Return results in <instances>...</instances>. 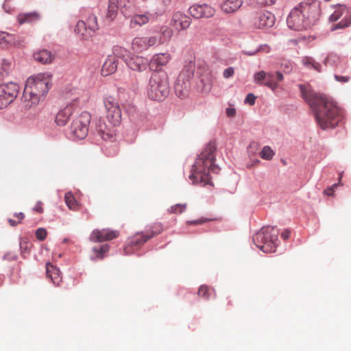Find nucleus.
I'll list each match as a JSON object with an SVG mask.
<instances>
[{
	"label": "nucleus",
	"instance_id": "f257e3e1",
	"mask_svg": "<svg viewBox=\"0 0 351 351\" xmlns=\"http://www.w3.org/2000/svg\"><path fill=\"white\" fill-rule=\"evenodd\" d=\"M303 99L314 112L319 126L323 129L334 128L342 119L340 110L331 100L319 93H316L304 85H300Z\"/></svg>",
	"mask_w": 351,
	"mask_h": 351
},
{
	"label": "nucleus",
	"instance_id": "f03ea898",
	"mask_svg": "<svg viewBox=\"0 0 351 351\" xmlns=\"http://www.w3.org/2000/svg\"><path fill=\"white\" fill-rule=\"evenodd\" d=\"M52 86V75L40 73L29 76L21 97V108L25 111L34 110L43 101Z\"/></svg>",
	"mask_w": 351,
	"mask_h": 351
},
{
	"label": "nucleus",
	"instance_id": "7ed1b4c3",
	"mask_svg": "<svg viewBox=\"0 0 351 351\" xmlns=\"http://www.w3.org/2000/svg\"><path fill=\"white\" fill-rule=\"evenodd\" d=\"M319 2L306 0L301 2L290 12L287 23L290 29L302 31L310 28L319 20L320 16Z\"/></svg>",
	"mask_w": 351,
	"mask_h": 351
},
{
	"label": "nucleus",
	"instance_id": "20e7f679",
	"mask_svg": "<svg viewBox=\"0 0 351 351\" xmlns=\"http://www.w3.org/2000/svg\"><path fill=\"white\" fill-rule=\"evenodd\" d=\"M216 147L213 143H208L196 159L192 167L190 180L193 182L210 184V173H217L219 168L215 165Z\"/></svg>",
	"mask_w": 351,
	"mask_h": 351
},
{
	"label": "nucleus",
	"instance_id": "39448f33",
	"mask_svg": "<svg viewBox=\"0 0 351 351\" xmlns=\"http://www.w3.org/2000/svg\"><path fill=\"white\" fill-rule=\"evenodd\" d=\"M104 103L109 125L104 119H99L96 125V131L103 140L112 141L116 136L115 127L121 121V111L116 99L111 97L105 98Z\"/></svg>",
	"mask_w": 351,
	"mask_h": 351
},
{
	"label": "nucleus",
	"instance_id": "423d86ee",
	"mask_svg": "<svg viewBox=\"0 0 351 351\" xmlns=\"http://www.w3.org/2000/svg\"><path fill=\"white\" fill-rule=\"evenodd\" d=\"M169 92L168 77L163 71L152 73L147 87L148 97L155 101H162Z\"/></svg>",
	"mask_w": 351,
	"mask_h": 351
},
{
	"label": "nucleus",
	"instance_id": "0eeeda50",
	"mask_svg": "<svg viewBox=\"0 0 351 351\" xmlns=\"http://www.w3.org/2000/svg\"><path fill=\"white\" fill-rule=\"evenodd\" d=\"M278 230L275 227H263L253 236L254 244L265 253L275 252L277 246Z\"/></svg>",
	"mask_w": 351,
	"mask_h": 351
},
{
	"label": "nucleus",
	"instance_id": "6e6552de",
	"mask_svg": "<svg viewBox=\"0 0 351 351\" xmlns=\"http://www.w3.org/2000/svg\"><path fill=\"white\" fill-rule=\"evenodd\" d=\"M91 115L88 112H82L76 116L71 125V134L77 139H84L88 134Z\"/></svg>",
	"mask_w": 351,
	"mask_h": 351
},
{
	"label": "nucleus",
	"instance_id": "1a4fd4ad",
	"mask_svg": "<svg viewBox=\"0 0 351 351\" xmlns=\"http://www.w3.org/2000/svg\"><path fill=\"white\" fill-rule=\"evenodd\" d=\"M195 71V64L192 62H189L184 66L180 71L175 85L177 92L184 96L190 88V82L193 78Z\"/></svg>",
	"mask_w": 351,
	"mask_h": 351
},
{
	"label": "nucleus",
	"instance_id": "9d476101",
	"mask_svg": "<svg viewBox=\"0 0 351 351\" xmlns=\"http://www.w3.org/2000/svg\"><path fill=\"white\" fill-rule=\"evenodd\" d=\"M334 9L333 13L329 16V21L335 22L342 16H343V19L339 23L333 25L331 27V30L334 31L348 27L351 24V10L345 5H336Z\"/></svg>",
	"mask_w": 351,
	"mask_h": 351
},
{
	"label": "nucleus",
	"instance_id": "9b49d317",
	"mask_svg": "<svg viewBox=\"0 0 351 351\" xmlns=\"http://www.w3.org/2000/svg\"><path fill=\"white\" fill-rule=\"evenodd\" d=\"M19 86L14 82L0 84V109L8 106L17 97Z\"/></svg>",
	"mask_w": 351,
	"mask_h": 351
},
{
	"label": "nucleus",
	"instance_id": "f8f14e48",
	"mask_svg": "<svg viewBox=\"0 0 351 351\" xmlns=\"http://www.w3.org/2000/svg\"><path fill=\"white\" fill-rule=\"evenodd\" d=\"M276 18L273 13L262 10L256 13L252 19V25L255 29H264L274 26Z\"/></svg>",
	"mask_w": 351,
	"mask_h": 351
},
{
	"label": "nucleus",
	"instance_id": "ddd939ff",
	"mask_svg": "<svg viewBox=\"0 0 351 351\" xmlns=\"http://www.w3.org/2000/svg\"><path fill=\"white\" fill-rule=\"evenodd\" d=\"M191 23V19L182 12H175L171 17L170 25L173 30L180 32L189 28Z\"/></svg>",
	"mask_w": 351,
	"mask_h": 351
},
{
	"label": "nucleus",
	"instance_id": "4468645a",
	"mask_svg": "<svg viewBox=\"0 0 351 351\" xmlns=\"http://www.w3.org/2000/svg\"><path fill=\"white\" fill-rule=\"evenodd\" d=\"M119 235V232L118 230H113L108 228H103L101 230L96 229L92 232L90 239L93 242H104L116 239Z\"/></svg>",
	"mask_w": 351,
	"mask_h": 351
},
{
	"label": "nucleus",
	"instance_id": "2eb2a0df",
	"mask_svg": "<svg viewBox=\"0 0 351 351\" xmlns=\"http://www.w3.org/2000/svg\"><path fill=\"white\" fill-rule=\"evenodd\" d=\"M66 97L70 99L71 103L69 106L73 107L83 105L88 101L89 95L79 88H72L66 92Z\"/></svg>",
	"mask_w": 351,
	"mask_h": 351
},
{
	"label": "nucleus",
	"instance_id": "dca6fc26",
	"mask_svg": "<svg viewBox=\"0 0 351 351\" xmlns=\"http://www.w3.org/2000/svg\"><path fill=\"white\" fill-rule=\"evenodd\" d=\"M190 14L195 19L209 18L215 14V10L208 4H195L189 9Z\"/></svg>",
	"mask_w": 351,
	"mask_h": 351
},
{
	"label": "nucleus",
	"instance_id": "f3484780",
	"mask_svg": "<svg viewBox=\"0 0 351 351\" xmlns=\"http://www.w3.org/2000/svg\"><path fill=\"white\" fill-rule=\"evenodd\" d=\"M156 38L151 37H136L133 39L132 47L136 51H142L156 43Z\"/></svg>",
	"mask_w": 351,
	"mask_h": 351
},
{
	"label": "nucleus",
	"instance_id": "a211bd4d",
	"mask_svg": "<svg viewBox=\"0 0 351 351\" xmlns=\"http://www.w3.org/2000/svg\"><path fill=\"white\" fill-rule=\"evenodd\" d=\"M171 59V56L169 53L155 54L149 61V67L152 70L158 71L162 66L167 65Z\"/></svg>",
	"mask_w": 351,
	"mask_h": 351
},
{
	"label": "nucleus",
	"instance_id": "6ab92c4d",
	"mask_svg": "<svg viewBox=\"0 0 351 351\" xmlns=\"http://www.w3.org/2000/svg\"><path fill=\"white\" fill-rule=\"evenodd\" d=\"M126 64L132 70L141 72L147 69L149 61L142 56H134L128 60Z\"/></svg>",
	"mask_w": 351,
	"mask_h": 351
},
{
	"label": "nucleus",
	"instance_id": "aec40b11",
	"mask_svg": "<svg viewBox=\"0 0 351 351\" xmlns=\"http://www.w3.org/2000/svg\"><path fill=\"white\" fill-rule=\"evenodd\" d=\"M118 60L114 56L109 55L103 64L101 73L104 76H107L114 73L117 69Z\"/></svg>",
	"mask_w": 351,
	"mask_h": 351
},
{
	"label": "nucleus",
	"instance_id": "412c9836",
	"mask_svg": "<svg viewBox=\"0 0 351 351\" xmlns=\"http://www.w3.org/2000/svg\"><path fill=\"white\" fill-rule=\"evenodd\" d=\"M242 4L243 0H225L221 4V9L226 14H231L237 12Z\"/></svg>",
	"mask_w": 351,
	"mask_h": 351
},
{
	"label": "nucleus",
	"instance_id": "4be33fe9",
	"mask_svg": "<svg viewBox=\"0 0 351 351\" xmlns=\"http://www.w3.org/2000/svg\"><path fill=\"white\" fill-rule=\"evenodd\" d=\"M46 274L47 277L50 278L53 284L57 286L61 282V276L60 270L50 263L46 264Z\"/></svg>",
	"mask_w": 351,
	"mask_h": 351
},
{
	"label": "nucleus",
	"instance_id": "5701e85b",
	"mask_svg": "<svg viewBox=\"0 0 351 351\" xmlns=\"http://www.w3.org/2000/svg\"><path fill=\"white\" fill-rule=\"evenodd\" d=\"M72 107L70 106H66L57 113L55 122L58 125H64L67 123L69 118L72 114Z\"/></svg>",
	"mask_w": 351,
	"mask_h": 351
},
{
	"label": "nucleus",
	"instance_id": "b1692460",
	"mask_svg": "<svg viewBox=\"0 0 351 351\" xmlns=\"http://www.w3.org/2000/svg\"><path fill=\"white\" fill-rule=\"evenodd\" d=\"M75 32L84 40L88 39L93 36V33L84 21H79L77 23Z\"/></svg>",
	"mask_w": 351,
	"mask_h": 351
},
{
	"label": "nucleus",
	"instance_id": "393cba45",
	"mask_svg": "<svg viewBox=\"0 0 351 351\" xmlns=\"http://www.w3.org/2000/svg\"><path fill=\"white\" fill-rule=\"evenodd\" d=\"M34 58L41 64H49L52 62L53 58L49 51L42 49L34 53Z\"/></svg>",
	"mask_w": 351,
	"mask_h": 351
},
{
	"label": "nucleus",
	"instance_id": "a878e982",
	"mask_svg": "<svg viewBox=\"0 0 351 351\" xmlns=\"http://www.w3.org/2000/svg\"><path fill=\"white\" fill-rule=\"evenodd\" d=\"M40 19V14L36 12L21 13L17 16L18 22L20 24L31 23L38 21Z\"/></svg>",
	"mask_w": 351,
	"mask_h": 351
},
{
	"label": "nucleus",
	"instance_id": "bb28decb",
	"mask_svg": "<svg viewBox=\"0 0 351 351\" xmlns=\"http://www.w3.org/2000/svg\"><path fill=\"white\" fill-rule=\"evenodd\" d=\"M150 16L148 13L134 15L130 19V27L134 28L136 26H142L146 24L149 21Z\"/></svg>",
	"mask_w": 351,
	"mask_h": 351
},
{
	"label": "nucleus",
	"instance_id": "cd10ccee",
	"mask_svg": "<svg viewBox=\"0 0 351 351\" xmlns=\"http://www.w3.org/2000/svg\"><path fill=\"white\" fill-rule=\"evenodd\" d=\"M152 239V235L148 233L140 232L136 234L129 241L131 246H139L147 242L149 239Z\"/></svg>",
	"mask_w": 351,
	"mask_h": 351
},
{
	"label": "nucleus",
	"instance_id": "c85d7f7f",
	"mask_svg": "<svg viewBox=\"0 0 351 351\" xmlns=\"http://www.w3.org/2000/svg\"><path fill=\"white\" fill-rule=\"evenodd\" d=\"M120 10L121 13L128 16L134 10L135 0H120Z\"/></svg>",
	"mask_w": 351,
	"mask_h": 351
},
{
	"label": "nucleus",
	"instance_id": "c756f323",
	"mask_svg": "<svg viewBox=\"0 0 351 351\" xmlns=\"http://www.w3.org/2000/svg\"><path fill=\"white\" fill-rule=\"evenodd\" d=\"M15 43L14 35L5 32H0V47H7Z\"/></svg>",
	"mask_w": 351,
	"mask_h": 351
},
{
	"label": "nucleus",
	"instance_id": "7c9ffc66",
	"mask_svg": "<svg viewBox=\"0 0 351 351\" xmlns=\"http://www.w3.org/2000/svg\"><path fill=\"white\" fill-rule=\"evenodd\" d=\"M118 0H108L107 18L112 21L117 16Z\"/></svg>",
	"mask_w": 351,
	"mask_h": 351
},
{
	"label": "nucleus",
	"instance_id": "2f4dec72",
	"mask_svg": "<svg viewBox=\"0 0 351 351\" xmlns=\"http://www.w3.org/2000/svg\"><path fill=\"white\" fill-rule=\"evenodd\" d=\"M111 56H114L115 58L117 59L118 58H122L126 62L128 61L127 58L129 56V52L125 48L123 47L115 46L113 48L112 54Z\"/></svg>",
	"mask_w": 351,
	"mask_h": 351
},
{
	"label": "nucleus",
	"instance_id": "473e14b6",
	"mask_svg": "<svg viewBox=\"0 0 351 351\" xmlns=\"http://www.w3.org/2000/svg\"><path fill=\"white\" fill-rule=\"evenodd\" d=\"M173 30L167 26H162L160 30V42L164 43L169 41L173 36Z\"/></svg>",
	"mask_w": 351,
	"mask_h": 351
},
{
	"label": "nucleus",
	"instance_id": "72a5a7b5",
	"mask_svg": "<svg viewBox=\"0 0 351 351\" xmlns=\"http://www.w3.org/2000/svg\"><path fill=\"white\" fill-rule=\"evenodd\" d=\"M64 200L66 206L71 210H77L78 204L72 193L67 192L64 195Z\"/></svg>",
	"mask_w": 351,
	"mask_h": 351
},
{
	"label": "nucleus",
	"instance_id": "f704fd0d",
	"mask_svg": "<svg viewBox=\"0 0 351 351\" xmlns=\"http://www.w3.org/2000/svg\"><path fill=\"white\" fill-rule=\"evenodd\" d=\"M214 291V289H210L208 286L202 285L198 289L197 295L198 296L202 297L204 300H209L211 293Z\"/></svg>",
	"mask_w": 351,
	"mask_h": 351
},
{
	"label": "nucleus",
	"instance_id": "c9c22d12",
	"mask_svg": "<svg viewBox=\"0 0 351 351\" xmlns=\"http://www.w3.org/2000/svg\"><path fill=\"white\" fill-rule=\"evenodd\" d=\"M187 208L186 204H177L171 206L169 209L168 212L170 214L179 215L184 213Z\"/></svg>",
	"mask_w": 351,
	"mask_h": 351
},
{
	"label": "nucleus",
	"instance_id": "e433bc0d",
	"mask_svg": "<svg viewBox=\"0 0 351 351\" xmlns=\"http://www.w3.org/2000/svg\"><path fill=\"white\" fill-rule=\"evenodd\" d=\"M302 62L304 65L307 66H311L317 71H320L321 65L318 62H316L312 58L304 57L302 59Z\"/></svg>",
	"mask_w": 351,
	"mask_h": 351
},
{
	"label": "nucleus",
	"instance_id": "4c0bfd02",
	"mask_svg": "<svg viewBox=\"0 0 351 351\" xmlns=\"http://www.w3.org/2000/svg\"><path fill=\"white\" fill-rule=\"evenodd\" d=\"M163 231V226L160 222L154 223L150 231H147L149 235H152V238L156 235L160 234Z\"/></svg>",
	"mask_w": 351,
	"mask_h": 351
},
{
	"label": "nucleus",
	"instance_id": "58836bf2",
	"mask_svg": "<svg viewBox=\"0 0 351 351\" xmlns=\"http://www.w3.org/2000/svg\"><path fill=\"white\" fill-rule=\"evenodd\" d=\"M86 25L88 26V29L91 31V32L93 34L97 29H98V24H97V17L94 15H90Z\"/></svg>",
	"mask_w": 351,
	"mask_h": 351
},
{
	"label": "nucleus",
	"instance_id": "ea45409f",
	"mask_svg": "<svg viewBox=\"0 0 351 351\" xmlns=\"http://www.w3.org/2000/svg\"><path fill=\"white\" fill-rule=\"evenodd\" d=\"M266 82H265L264 85L267 86L272 90L276 89V82H274L276 73H266Z\"/></svg>",
	"mask_w": 351,
	"mask_h": 351
},
{
	"label": "nucleus",
	"instance_id": "a19ab883",
	"mask_svg": "<svg viewBox=\"0 0 351 351\" xmlns=\"http://www.w3.org/2000/svg\"><path fill=\"white\" fill-rule=\"evenodd\" d=\"M274 155V151L269 146H265L260 153V156L265 160H271Z\"/></svg>",
	"mask_w": 351,
	"mask_h": 351
},
{
	"label": "nucleus",
	"instance_id": "79ce46f5",
	"mask_svg": "<svg viewBox=\"0 0 351 351\" xmlns=\"http://www.w3.org/2000/svg\"><path fill=\"white\" fill-rule=\"evenodd\" d=\"M266 72L264 71H259L254 74V81L258 84H263L266 82Z\"/></svg>",
	"mask_w": 351,
	"mask_h": 351
},
{
	"label": "nucleus",
	"instance_id": "37998d69",
	"mask_svg": "<svg viewBox=\"0 0 351 351\" xmlns=\"http://www.w3.org/2000/svg\"><path fill=\"white\" fill-rule=\"evenodd\" d=\"M109 245L108 244H105L101 245L99 248H93V251L95 254H97V256L99 257L100 258H102L104 256V254L106 253L109 250Z\"/></svg>",
	"mask_w": 351,
	"mask_h": 351
},
{
	"label": "nucleus",
	"instance_id": "c03bdc74",
	"mask_svg": "<svg viewBox=\"0 0 351 351\" xmlns=\"http://www.w3.org/2000/svg\"><path fill=\"white\" fill-rule=\"evenodd\" d=\"M206 82H204V78L202 77L201 80L202 83L203 84L202 90L205 92H208L211 89L212 87V80L210 76H206Z\"/></svg>",
	"mask_w": 351,
	"mask_h": 351
},
{
	"label": "nucleus",
	"instance_id": "a18cd8bd",
	"mask_svg": "<svg viewBox=\"0 0 351 351\" xmlns=\"http://www.w3.org/2000/svg\"><path fill=\"white\" fill-rule=\"evenodd\" d=\"M338 59H339V58L337 54H335L334 53H331L328 54V56L325 58L324 64L326 65H327V64L332 65V64H335L336 60H337Z\"/></svg>",
	"mask_w": 351,
	"mask_h": 351
},
{
	"label": "nucleus",
	"instance_id": "49530a36",
	"mask_svg": "<svg viewBox=\"0 0 351 351\" xmlns=\"http://www.w3.org/2000/svg\"><path fill=\"white\" fill-rule=\"evenodd\" d=\"M47 234V230L43 228H40L36 231V237L40 241H43L46 239Z\"/></svg>",
	"mask_w": 351,
	"mask_h": 351
},
{
	"label": "nucleus",
	"instance_id": "de8ad7c7",
	"mask_svg": "<svg viewBox=\"0 0 351 351\" xmlns=\"http://www.w3.org/2000/svg\"><path fill=\"white\" fill-rule=\"evenodd\" d=\"M234 74V69L232 66L228 67L223 71V76L224 78H229Z\"/></svg>",
	"mask_w": 351,
	"mask_h": 351
},
{
	"label": "nucleus",
	"instance_id": "09e8293b",
	"mask_svg": "<svg viewBox=\"0 0 351 351\" xmlns=\"http://www.w3.org/2000/svg\"><path fill=\"white\" fill-rule=\"evenodd\" d=\"M11 65H12V62L10 60H2L1 66H2V69L5 72H8L10 70Z\"/></svg>",
	"mask_w": 351,
	"mask_h": 351
},
{
	"label": "nucleus",
	"instance_id": "8fccbe9b",
	"mask_svg": "<svg viewBox=\"0 0 351 351\" xmlns=\"http://www.w3.org/2000/svg\"><path fill=\"white\" fill-rule=\"evenodd\" d=\"M339 184H334L330 187L327 188L324 190V193L328 196L332 195L335 191V189L337 187Z\"/></svg>",
	"mask_w": 351,
	"mask_h": 351
},
{
	"label": "nucleus",
	"instance_id": "3c124183",
	"mask_svg": "<svg viewBox=\"0 0 351 351\" xmlns=\"http://www.w3.org/2000/svg\"><path fill=\"white\" fill-rule=\"evenodd\" d=\"M256 97L252 93H249L245 97V102L250 105H254L255 103Z\"/></svg>",
	"mask_w": 351,
	"mask_h": 351
},
{
	"label": "nucleus",
	"instance_id": "603ef678",
	"mask_svg": "<svg viewBox=\"0 0 351 351\" xmlns=\"http://www.w3.org/2000/svg\"><path fill=\"white\" fill-rule=\"evenodd\" d=\"M232 305V302L229 296L226 297V298L223 299L221 301V306L223 307L227 308L228 306H231Z\"/></svg>",
	"mask_w": 351,
	"mask_h": 351
},
{
	"label": "nucleus",
	"instance_id": "864d4df0",
	"mask_svg": "<svg viewBox=\"0 0 351 351\" xmlns=\"http://www.w3.org/2000/svg\"><path fill=\"white\" fill-rule=\"evenodd\" d=\"M282 67L283 71L285 73H289L292 70V64L289 62H285V63H282Z\"/></svg>",
	"mask_w": 351,
	"mask_h": 351
},
{
	"label": "nucleus",
	"instance_id": "5fc2aeb1",
	"mask_svg": "<svg viewBox=\"0 0 351 351\" xmlns=\"http://www.w3.org/2000/svg\"><path fill=\"white\" fill-rule=\"evenodd\" d=\"M207 221L206 219H200L197 220H192V221H187L186 223L188 225H200Z\"/></svg>",
	"mask_w": 351,
	"mask_h": 351
},
{
	"label": "nucleus",
	"instance_id": "6e6d98bb",
	"mask_svg": "<svg viewBox=\"0 0 351 351\" xmlns=\"http://www.w3.org/2000/svg\"><path fill=\"white\" fill-rule=\"evenodd\" d=\"M284 79L283 75L280 72H276V76L274 78V82H276V88L278 86V84L280 82L282 81Z\"/></svg>",
	"mask_w": 351,
	"mask_h": 351
},
{
	"label": "nucleus",
	"instance_id": "4d7b16f0",
	"mask_svg": "<svg viewBox=\"0 0 351 351\" xmlns=\"http://www.w3.org/2000/svg\"><path fill=\"white\" fill-rule=\"evenodd\" d=\"M335 78L337 81L342 83L348 82L349 81V77L348 76L335 75Z\"/></svg>",
	"mask_w": 351,
	"mask_h": 351
},
{
	"label": "nucleus",
	"instance_id": "13d9d810",
	"mask_svg": "<svg viewBox=\"0 0 351 351\" xmlns=\"http://www.w3.org/2000/svg\"><path fill=\"white\" fill-rule=\"evenodd\" d=\"M34 210L38 213H43V208L41 202H38L34 207Z\"/></svg>",
	"mask_w": 351,
	"mask_h": 351
},
{
	"label": "nucleus",
	"instance_id": "bf43d9fd",
	"mask_svg": "<svg viewBox=\"0 0 351 351\" xmlns=\"http://www.w3.org/2000/svg\"><path fill=\"white\" fill-rule=\"evenodd\" d=\"M276 0H258V3L263 5H270L274 4Z\"/></svg>",
	"mask_w": 351,
	"mask_h": 351
},
{
	"label": "nucleus",
	"instance_id": "052dcab7",
	"mask_svg": "<svg viewBox=\"0 0 351 351\" xmlns=\"http://www.w3.org/2000/svg\"><path fill=\"white\" fill-rule=\"evenodd\" d=\"M291 232L289 230H285L281 233V237L284 240H287L290 237Z\"/></svg>",
	"mask_w": 351,
	"mask_h": 351
},
{
	"label": "nucleus",
	"instance_id": "680f3d73",
	"mask_svg": "<svg viewBox=\"0 0 351 351\" xmlns=\"http://www.w3.org/2000/svg\"><path fill=\"white\" fill-rule=\"evenodd\" d=\"M226 114L228 117H234L236 114L235 109L234 108H227Z\"/></svg>",
	"mask_w": 351,
	"mask_h": 351
},
{
	"label": "nucleus",
	"instance_id": "e2e57ef3",
	"mask_svg": "<svg viewBox=\"0 0 351 351\" xmlns=\"http://www.w3.org/2000/svg\"><path fill=\"white\" fill-rule=\"evenodd\" d=\"M14 216L19 219L18 223H21V221L24 219L25 215L23 213H16Z\"/></svg>",
	"mask_w": 351,
	"mask_h": 351
},
{
	"label": "nucleus",
	"instance_id": "0e129e2a",
	"mask_svg": "<svg viewBox=\"0 0 351 351\" xmlns=\"http://www.w3.org/2000/svg\"><path fill=\"white\" fill-rule=\"evenodd\" d=\"M8 223H10V225L11 226H13V227L17 226V224L19 223L18 221L16 222L15 220L12 219H8Z\"/></svg>",
	"mask_w": 351,
	"mask_h": 351
},
{
	"label": "nucleus",
	"instance_id": "69168bd1",
	"mask_svg": "<svg viewBox=\"0 0 351 351\" xmlns=\"http://www.w3.org/2000/svg\"><path fill=\"white\" fill-rule=\"evenodd\" d=\"M69 241H70V240H69V239H64L63 240V242L66 243L69 242Z\"/></svg>",
	"mask_w": 351,
	"mask_h": 351
},
{
	"label": "nucleus",
	"instance_id": "338daca9",
	"mask_svg": "<svg viewBox=\"0 0 351 351\" xmlns=\"http://www.w3.org/2000/svg\"><path fill=\"white\" fill-rule=\"evenodd\" d=\"M298 15L299 20H301L304 18L302 14H298Z\"/></svg>",
	"mask_w": 351,
	"mask_h": 351
},
{
	"label": "nucleus",
	"instance_id": "774afa93",
	"mask_svg": "<svg viewBox=\"0 0 351 351\" xmlns=\"http://www.w3.org/2000/svg\"><path fill=\"white\" fill-rule=\"evenodd\" d=\"M5 6L6 5L5 4H3V8L5 10Z\"/></svg>",
	"mask_w": 351,
	"mask_h": 351
}]
</instances>
